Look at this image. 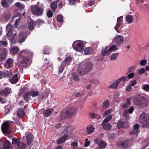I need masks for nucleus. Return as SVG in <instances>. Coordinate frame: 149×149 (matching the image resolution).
I'll return each mask as SVG.
<instances>
[{
    "mask_svg": "<svg viewBox=\"0 0 149 149\" xmlns=\"http://www.w3.org/2000/svg\"><path fill=\"white\" fill-rule=\"evenodd\" d=\"M129 143V140H126L121 143L120 145L123 148H126L127 146Z\"/></svg>",
    "mask_w": 149,
    "mask_h": 149,
    "instance_id": "35",
    "label": "nucleus"
},
{
    "mask_svg": "<svg viewBox=\"0 0 149 149\" xmlns=\"http://www.w3.org/2000/svg\"><path fill=\"white\" fill-rule=\"evenodd\" d=\"M24 112L22 109H19L17 111V116L18 117H22L24 115Z\"/></svg>",
    "mask_w": 149,
    "mask_h": 149,
    "instance_id": "27",
    "label": "nucleus"
},
{
    "mask_svg": "<svg viewBox=\"0 0 149 149\" xmlns=\"http://www.w3.org/2000/svg\"><path fill=\"white\" fill-rule=\"evenodd\" d=\"M109 49L110 52L117 50L118 49V48L115 45H113L110 47L109 46Z\"/></svg>",
    "mask_w": 149,
    "mask_h": 149,
    "instance_id": "36",
    "label": "nucleus"
},
{
    "mask_svg": "<svg viewBox=\"0 0 149 149\" xmlns=\"http://www.w3.org/2000/svg\"><path fill=\"white\" fill-rule=\"evenodd\" d=\"M15 5L19 8L21 9H23L24 8V5L23 4H21L19 2H17L15 3Z\"/></svg>",
    "mask_w": 149,
    "mask_h": 149,
    "instance_id": "51",
    "label": "nucleus"
},
{
    "mask_svg": "<svg viewBox=\"0 0 149 149\" xmlns=\"http://www.w3.org/2000/svg\"><path fill=\"white\" fill-rule=\"evenodd\" d=\"M30 93L29 92H27L24 94V100L26 102L29 101L30 99Z\"/></svg>",
    "mask_w": 149,
    "mask_h": 149,
    "instance_id": "39",
    "label": "nucleus"
},
{
    "mask_svg": "<svg viewBox=\"0 0 149 149\" xmlns=\"http://www.w3.org/2000/svg\"><path fill=\"white\" fill-rule=\"evenodd\" d=\"M33 54L32 52L27 50H24L20 52L18 59H22L19 64L20 67H25L31 63L30 58Z\"/></svg>",
    "mask_w": 149,
    "mask_h": 149,
    "instance_id": "1",
    "label": "nucleus"
},
{
    "mask_svg": "<svg viewBox=\"0 0 149 149\" xmlns=\"http://www.w3.org/2000/svg\"><path fill=\"white\" fill-rule=\"evenodd\" d=\"M110 52L109 49V46H106L102 49V54L103 56H106L109 55Z\"/></svg>",
    "mask_w": 149,
    "mask_h": 149,
    "instance_id": "17",
    "label": "nucleus"
},
{
    "mask_svg": "<svg viewBox=\"0 0 149 149\" xmlns=\"http://www.w3.org/2000/svg\"><path fill=\"white\" fill-rule=\"evenodd\" d=\"M139 121L142 125V127H149V114L145 112L142 113L139 116Z\"/></svg>",
    "mask_w": 149,
    "mask_h": 149,
    "instance_id": "2",
    "label": "nucleus"
},
{
    "mask_svg": "<svg viewBox=\"0 0 149 149\" xmlns=\"http://www.w3.org/2000/svg\"><path fill=\"white\" fill-rule=\"evenodd\" d=\"M107 145V143L103 141H100L99 144V148L100 149H102L106 147Z\"/></svg>",
    "mask_w": 149,
    "mask_h": 149,
    "instance_id": "32",
    "label": "nucleus"
},
{
    "mask_svg": "<svg viewBox=\"0 0 149 149\" xmlns=\"http://www.w3.org/2000/svg\"><path fill=\"white\" fill-rule=\"evenodd\" d=\"M12 90L10 88L6 87L4 90L1 91L0 93L1 95L4 96H7L12 93Z\"/></svg>",
    "mask_w": 149,
    "mask_h": 149,
    "instance_id": "8",
    "label": "nucleus"
},
{
    "mask_svg": "<svg viewBox=\"0 0 149 149\" xmlns=\"http://www.w3.org/2000/svg\"><path fill=\"white\" fill-rule=\"evenodd\" d=\"M30 94L33 97H35L37 96L39 94L38 91H31Z\"/></svg>",
    "mask_w": 149,
    "mask_h": 149,
    "instance_id": "45",
    "label": "nucleus"
},
{
    "mask_svg": "<svg viewBox=\"0 0 149 149\" xmlns=\"http://www.w3.org/2000/svg\"><path fill=\"white\" fill-rule=\"evenodd\" d=\"M125 18L127 24H131L134 22V19L131 15H127Z\"/></svg>",
    "mask_w": 149,
    "mask_h": 149,
    "instance_id": "26",
    "label": "nucleus"
},
{
    "mask_svg": "<svg viewBox=\"0 0 149 149\" xmlns=\"http://www.w3.org/2000/svg\"><path fill=\"white\" fill-rule=\"evenodd\" d=\"M109 105V102L108 100L105 101L102 104V107L103 108L107 107Z\"/></svg>",
    "mask_w": 149,
    "mask_h": 149,
    "instance_id": "49",
    "label": "nucleus"
},
{
    "mask_svg": "<svg viewBox=\"0 0 149 149\" xmlns=\"http://www.w3.org/2000/svg\"><path fill=\"white\" fill-rule=\"evenodd\" d=\"M13 27L11 24H8L7 25L6 30L7 32V35L8 37L11 36L13 32Z\"/></svg>",
    "mask_w": 149,
    "mask_h": 149,
    "instance_id": "15",
    "label": "nucleus"
},
{
    "mask_svg": "<svg viewBox=\"0 0 149 149\" xmlns=\"http://www.w3.org/2000/svg\"><path fill=\"white\" fill-rule=\"evenodd\" d=\"M68 137V135L65 134L62 137L58 139L57 141V143L58 144H61L63 143L65 141Z\"/></svg>",
    "mask_w": 149,
    "mask_h": 149,
    "instance_id": "22",
    "label": "nucleus"
},
{
    "mask_svg": "<svg viewBox=\"0 0 149 149\" xmlns=\"http://www.w3.org/2000/svg\"><path fill=\"white\" fill-rule=\"evenodd\" d=\"M123 17L121 16L118 17L117 19V24H116L114 27V29L118 33H120V31L118 29V28L123 23Z\"/></svg>",
    "mask_w": 149,
    "mask_h": 149,
    "instance_id": "10",
    "label": "nucleus"
},
{
    "mask_svg": "<svg viewBox=\"0 0 149 149\" xmlns=\"http://www.w3.org/2000/svg\"><path fill=\"white\" fill-rule=\"evenodd\" d=\"M73 79L75 81H78L79 80V77L78 74L76 73H74L72 75Z\"/></svg>",
    "mask_w": 149,
    "mask_h": 149,
    "instance_id": "47",
    "label": "nucleus"
},
{
    "mask_svg": "<svg viewBox=\"0 0 149 149\" xmlns=\"http://www.w3.org/2000/svg\"><path fill=\"white\" fill-rule=\"evenodd\" d=\"M67 111L70 116H72L77 113V108L76 107H70L68 108Z\"/></svg>",
    "mask_w": 149,
    "mask_h": 149,
    "instance_id": "7",
    "label": "nucleus"
},
{
    "mask_svg": "<svg viewBox=\"0 0 149 149\" xmlns=\"http://www.w3.org/2000/svg\"><path fill=\"white\" fill-rule=\"evenodd\" d=\"M65 65L64 64H63L62 63L61 65L60 66L59 68V72L60 73H61L63 71Z\"/></svg>",
    "mask_w": 149,
    "mask_h": 149,
    "instance_id": "55",
    "label": "nucleus"
},
{
    "mask_svg": "<svg viewBox=\"0 0 149 149\" xmlns=\"http://www.w3.org/2000/svg\"><path fill=\"white\" fill-rule=\"evenodd\" d=\"M19 50V48L17 46H13L10 49L11 52L13 54L17 53Z\"/></svg>",
    "mask_w": 149,
    "mask_h": 149,
    "instance_id": "34",
    "label": "nucleus"
},
{
    "mask_svg": "<svg viewBox=\"0 0 149 149\" xmlns=\"http://www.w3.org/2000/svg\"><path fill=\"white\" fill-rule=\"evenodd\" d=\"M50 7L53 11L55 12L57 8L56 2L55 1L52 2L50 5Z\"/></svg>",
    "mask_w": 149,
    "mask_h": 149,
    "instance_id": "37",
    "label": "nucleus"
},
{
    "mask_svg": "<svg viewBox=\"0 0 149 149\" xmlns=\"http://www.w3.org/2000/svg\"><path fill=\"white\" fill-rule=\"evenodd\" d=\"M1 4L3 7L7 8L9 6L8 3L6 0H2L1 1Z\"/></svg>",
    "mask_w": 149,
    "mask_h": 149,
    "instance_id": "43",
    "label": "nucleus"
},
{
    "mask_svg": "<svg viewBox=\"0 0 149 149\" xmlns=\"http://www.w3.org/2000/svg\"><path fill=\"white\" fill-rule=\"evenodd\" d=\"M129 123L127 121L122 122L121 121H119L117 123V126L118 128H125L128 127L129 126Z\"/></svg>",
    "mask_w": 149,
    "mask_h": 149,
    "instance_id": "11",
    "label": "nucleus"
},
{
    "mask_svg": "<svg viewBox=\"0 0 149 149\" xmlns=\"http://www.w3.org/2000/svg\"><path fill=\"white\" fill-rule=\"evenodd\" d=\"M147 102L146 99L144 97H142L141 98H138L134 101V103L137 105H142Z\"/></svg>",
    "mask_w": 149,
    "mask_h": 149,
    "instance_id": "9",
    "label": "nucleus"
},
{
    "mask_svg": "<svg viewBox=\"0 0 149 149\" xmlns=\"http://www.w3.org/2000/svg\"><path fill=\"white\" fill-rule=\"evenodd\" d=\"M60 116L62 119H66L69 117H70L69 113H68L67 109L64 111L62 112Z\"/></svg>",
    "mask_w": 149,
    "mask_h": 149,
    "instance_id": "23",
    "label": "nucleus"
},
{
    "mask_svg": "<svg viewBox=\"0 0 149 149\" xmlns=\"http://www.w3.org/2000/svg\"><path fill=\"white\" fill-rule=\"evenodd\" d=\"M12 75V73L10 71H5L3 72H0V79L5 77H8Z\"/></svg>",
    "mask_w": 149,
    "mask_h": 149,
    "instance_id": "13",
    "label": "nucleus"
},
{
    "mask_svg": "<svg viewBox=\"0 0 149 149\" xmlns=\"http://www.w3.org/2000/svg\"><path fill=\"white\" fill-rule=\"evenodd\" d=\"M93 52V49L90 47H86L84 50V52L86 55L90 54Z\"/></svg>",
    "mask_w": 149,
    "mask_h": 149,
    "instance_id": "38",
    "label": "nucleus"
},
{
    "mask_svg": "<svg viewBox=\"0 0 149 149\" xmlns=\"http://www.w3.org/2000/svg\"><path fill=\"white\" fill-rule=\"evenodd\" d=\"M112 110L111 109H109L106 111L103 114V117H105L107 115H108L111 113Z\"/></svg>",
    "mask_w": 149,
    "mask_h": 149,
    "instance_id": "50",
    "label": "nucleus"
},
{
    "mask_svg": "<svg viewBox=\"0 0 149 149\" xmlns=\"http://www.w3.org/2000/svg\"><path fill=\"white\" fill-rule=\"evenodd\" d=\"M137 83V82L136 80H134L133 81H131L129 83V84L132 86H134Z\"/></svg>",
    "mask_w": 149,
    "mask_h": 149,
    "instance_id": "62",
    "label": "nucleus"
},
{
    "mask_svg": "<svg viewBox=\"0 0 149 149\" xmlns=\"http://www.w3.org/2000/svg\"><path fill=\"white\" fill-rule=\"evenodd\" d=\"M147 61L146 59H143L141 60L139 63L140 64L141 66H144L146 64Z\"/></svg>",
    "mask_w": 149,
    "mask_h": 149,
    "instance_id": "57",
    "label": "nucleus"
},
{
    "mask_svg": "<svg viewBox=\"0 0 149 149\" xmlns=\"http://www.w3.org/2000/svg\"><path fill=\"white\" fill-rule=\"evenodd\" d=\"M10 144V142L8 140L3 143V145L2 146L1 145V143H0V149H9Z\"/></svg>",
    "mask_w": 149,
    "mask_h": 149,
    "instance_id": "19",
    "label": "nucleus"
},
{
    "mask_svg": "<svg viewBox=\"0 0 149 149\" xmlns=\"http://www.w3.org/2000/svg\"><path fill=\"white\" fill-rule=\"evenodd\" d=\"M26 36V33H25L23 32H21L19 35V42L21 43L24 42L25 40Z\"/></svg>",
    "mask_w": 149,
    "mask_h": 149,
    "instance_id": "18",
    "label": "nucleus"
},
{
    "mask_svg": "<svg viewBox=\"0 0 149 149\" xmlns=\"http://www.w3.org/2000/svg\"><path fill=\"white\" fill-rule=\"evenodd\" d=\"M119 84V81L117 80L110 86L109 88L111 89H116L117 88Z\"/></svg>",
    "mask_w": 149,
    "mask_h": 149,
    "instance_id": "33",
    "label": "nucleus"
},
{
    "mask_svg": "<svg viewBox=\"0 0 149 149\" xmlns=\"http://www.w3.org/2000/svg\"><path fill=\"white\" fill-rule=\"evenodd\" d=\"M112 116L111 115H110L107 116L103 121V123H107V122L110 121L112 118Z\"/></svg>",
    "mask_w": 149,
    "mask_h": 149,
    "instance_id": "48",
    "label": "nucleus"
},
{
    "mask_svg": "<svg viewBox=\"0 0 149 149\" xmlns=\"http://www.w3.org/2000/svg\"><path fill=\"white\" fill-rule=\"evenodd\" d=\"M45 6L43 4L39 6L34 5L32 7L31 10L33 14L37 16L42 15L44 12Z\"/></svg>",
    "mask_w": 149,
    "mask_h": 149,
    "instance_id": "3",
    "label": "nucleus"
},
{
    "mask_svg": "<svg viewBox=\"0 0 149 149\" xmlns=\"http://www.w3.org/2000/svg\"><path fill=\"white\" fill-rule=\"evenodd\" d=\"M118 53H114L113 54L110 58V60L111 61L116 60L118 55Z\"/></svg>",
    "mask_w": 149,
    "mask_h": 149,
    "instance_id": "41",
    "label": "nucleus"
},
{
    "mask_svg": "<svg viewBox=\"0 0 149 149\" xmlns=\"http://www.w3.org/2000/svg\"><path fill=\"white\" fill-rule=\"evenodd\" d=\"M113 40L115 43L118 45H119L123 43L124 37L121 35H118L114 38Z\"/></svg>",
    "mask_w": 149,
    "mask_h": 149,
    "instance_id": "6",
    "label": "nucleus"
},
{
    "mask_svg": "<svg viewBox=\"0 0 149 149\" xmlns=\"http://www.w3.org/2000/svg\"><path fill=\"white\" fill-rule=\"evenodd\" d=\"M6 50L5 49H0V61L4 60L6 58Z\"/></svg>",
    "mask_w": 149,
    "mask_h": 149,
    "instance_id": "12",
    "label": "nucleus"
},
{
    "mask_svg": "<svg viewBox=\"0 0 149 149\" xmlns=\"http://www.w3.org/2000/svg\"><path fill=\"white\" fill-rule=\"evenodd\" d=\"M130 104V98L129 97L127 99L125 103L122 105V107L124 109H126L129 107Z\"/></svg>",
    "mask_w": 149,
    "mask_h": 149,
    "instance_id": "30",
    "label": "nucleus"
},
{
    "mask_svg": "<svg viewBox=\"0 0 149 149\" xmlns=\"http://www.w3.org/2000/svg\"><path fill=\"white\" fill-rule=\"evenodd\" d=\"M18 148L20 149H23L26 147V145L24 143L21 142L20 141L17 145Z\"/></svg>",
    "mask_w": 149,
    "mask_h": 149,
    "instance_id": "42",
    "label": "nucleus"
},
{
    "mask_svg": "<svg viewBox=\"0 0 149 149\" xmlns=\"http://www.w3.org/2000/svg\"><path fill=\"white\" fill-rule=\"evenodd\" d=\"M141 88L147 92L149 91V85L143 84L142 85Z\"/></svg>",
    "mask_w": 149,
    "mask_h": 149,
    "instance_id": "40",
    "label": "nucleus"
},
{
    "mask_svg": "<svg viewBox=\"0 0 149 149\" xmlns=\"http://www.w3.org/2000/svg\"><path fill=\"white\" fill-rule=\"evenodd\" d=\"M77 42H74L73 44L72 47L74 49L77 51L81 52L84 47V43L83 42H80L76 43Z\"/></svg>",
    "mask_w": 149,
    "mask_h": 149,
    "instance_id": "5",
    "label": "nucleus"
},
{
    "mask_svg": "<svg viewBox=\"0 0 149 149\" xmlns=\"http://www.w3.org/2000/svg\"><path fill=\"white\" fill-rule=\"evenodd\" d=\"M57 21L61 23H62L63 22V17L61 15H58L57 17Z\"/></svg>",
    "mask_w": 149,
    "mask_h": 149,
    "instance_id": "52",
    "label": "nucleus"
},
{
    "mask_svg": "<svg viewBox=\"0 0 149 149\" xmlns=\"http://www.w3.org/2000/svg\"><path fill=\"white\" fill-rule=\"evenodd\" d=\"M13 65V60L10 58H9L6 63L4 64V66L6 68L12 67Z\"/></svg>",
    "mask_w": 149,
    "mask_h": 149,
    "instance_id": "21",
    "label": "nucleus"
},
{
    "mask_svg": "<svg viewBox=\"0 0 149 149\" xmlns=\"http://www.w3.org/2000/svg\"><path fill=\"white\" fill-rule=\"evenodd\" d=\"M20 20V17H19L16 20L15 23L14 24V26L15 28H17L18 27V25L19 23Z\"/></svg>",
    "mask_w": 149,
    "mask_h": 149,
    "instance_id": "53",
    "label": "nucleus"
},
{
    "mask_svg": "<svg viewBox=\"0 0 149 149\" xmlns=\"http://www.w3.org/2000/svg\"><path fill=\"white\" fill-rule=\"evenodd\" d=\"M72 60V58L70 56L67 57L64 60V61L62 62V64L65 65H69Z\"/></svg>",
    "mask_w": 149,
    "mask_h": 149,
    "instance_id": "29",
    "label": "nucleus"
},
{
    "mask_svg": "<svg viewBox=\"0 0 149 149\" xmlns=\"http://www.w3.org/2000/svg\"><path fill=\"white\" fill-rule=\"evenodd\" d=\"M139 125L136 124L134 126V127L132 131L130 132L131 134H137L138 133L139 128Z\"/></svg>",
    "mask_w": 149,
    "mask_h": 149,
    "instance_id": "16",
    "label": "nucleus"
},
{
    "mask_svg": "<svg viewBox=\"0 0 149 149\" xmlns=\"http://www.w3.org/2000/svg\"><path fill=\"white\" fill-rule=\"evenodd\" d=\"M33 140V136L31 134H29L26 137L27 143L28 145H30Z\"/></svg>",
    "mask_w": 149,
    "mask_h": 149,
    "instance_id": "24",
    "label": "nucleus"
},
{
    "mask_svg": "<svg viewBox=\"0 0 149 149\" xmlns=\"http://www.w3.org/2000/svg\"><path fill=\"white\" fill-rule=\"evenodd\" d=\"M19 79V77L17 74H15L12 78L10 79V81L12 84H15L17 82Z\"/></svg>",
    "mask_w": 149,
    "mask_h": 149,
    "instance_id": "20",
    "label": "nucleus"
},
{
    "mask_svg": "<svg viewBox=\"0 0 149 149\" xmlns=\"http://www.w3.org/2000/svg\"><path fill=\"white\" fill-rule=\"evenodd\" d=\"M129 112L126 110H125L123 112V116L126 118H128Z\"/></svg>",
    "mask_w": 149,
    "mask_h": 149,
    "instance_id": "59",
    "label": "nucleus"
},
{
    "mask_svg": "<svg viewBox=\"0 0 149 149\" xmlns=\"http://www.w3.org/2000/svg\"><path fill=\"white\" fill-rule=\"evenodd\" d=\"M4 108L6 109L5 110V112L6 114H7L9 113L10 109L9 107H8L7 106L5 107Z\"/></svg>",
    "mask_w": 149,
    "mask_h": 149,
    "instance_id": "64",
    "label": "nucleus"
},
{
    "mask_svg": "<svg viewBox=\"0 0 149 149\" xmlns=\"http://www.w3.org/2000/svg\"><path fill=\"white\" fill-rule=\"evenodd\" d=\"M47 15L48 17L50 18L52 17L53 15V13L51 11H49L47 13Z\"/></svg>",
    "mask_w": 149,
    "mask_h": 149,
    "instance_id": "60",
    "label": "nucleus"
},
{
    "mask_svg": "<svg viewBox=\"0 0 149 149\" xmlns=\"http://www.w3.org/2000/svg\"><path fill=\"white\" fill-rule=\"evenodd\" d=\"M102 125L103 128L106 130H109L111 128V125L109 123L102 122Z\"/></svg>",
    "mask_w": 149,
    "mask_h": 149,
    "instance_id": "28",
    "label": "nucleus"
},
{
    "mask_svg": "<svg viewBox=\"0 0 149 149\" xmlns=\"http://www.w3.org/2000/svg\"><path fill=\"white\" fill-rule=\"evenodd\" d=\"M134 110V108L133 106L131 107L128 110V112L130 114H132Z\"/></svg>",
    "mask_w": 149,
    "mask_h": 149,
    "instance_id": "63",
    "label": "nucleus"
},
{
    "mask_svg": "<svg viewBox=\"0 0 149 149\" xmlns=\"http://www.w3.org/2000/svg\"><path fill=\"white\" fill-rule=\"evenodd\" d=\"M20 141V140L16 138H13L12 140V143L13 144H17V145Z\"/></svg>",
    "mask_w": 149,
    "mask_h": 149,
    "instance_id": "46",
    "label": "nucleus"
},
{
    "mask_svg": "<svg viewBox=\"0 0 149 149\" xmlns=\"http://www.w3.org/2000/svg\"><path fill=\"white\" fill-rule=\"evenodd\" d=\"M78 146V143L76 141L73 142L71 143V146L73 148L75 149Z\"/></svg>",
    "mask_w": 149,
    "mask_h": 149,
    "instance_id": "54",
    "label": "nucleus"
},
{
    "mask_svg": "<svg viewBox=\"0 0 149 149\" xmlns=\"http://www.w3.org/2000/svg\"><path fill=\"white\" fill-rule=\"evenodd\" d=\"M50 51V49L49 47L48 46H45L43 52L44 54H49Z\"/></svg>",
    "mask_w": 149,
    "mask_h": 149,
    "instance_id": "44",
    "label": "nucleus"
},
{
    "mask_svg": "<svg viewBox=\"0 0 149 149\" xmlns=\"http://www.w3.org/2000/svg\"><path fill=\"white\" fill-rule=\"evenodd\" d=\"M94 128L92 125H89L86 128V132L88 134L93 133L94 131Z\"/></svg>",
    "mask_w": 149,
    "mask_h": 149,
    "instance_id": "25",
    "label": "nucleus"
},
{
    "mask_svg": "<svg viewBox=\"0 0 149 149\" xmlns=\"http://www.w3.org/2000/svg\"><path fill=\"white\" fill-rule=\"evenodd\" d=\"M53 109H47L43 112V114L45 117H47L49 116L51 114Z\"/></svg>",
    "mask_w": 149,
    "mask_h": 149,
    "instance_id": "31",
    "label": "nucleus"
},
{
    "mask_svg": "<svg viewBox=\"0 0 149 149\" xmlns=\"http://www.w3.org/2000/svg\"><path fill=\"white\" fill-rule=\"evenodd\" d=\"M145 72V70L143 68H141L139 69L138 71V73L139 74H141L144 73Z\"/></svg>",
    "mask_w": 149,
    "mask_h": 149,
    "instance_id": "61",
    "label": "nucleus"
},
{
    "mask_svg": "<svg viewBox=\"0 0 149 149\" xmlns=\"http://www.w3.org/2000/svg\"><path fill=\"white\" fill-rule=\"evenodd\" d=\"M28 27L31 31L33 29L34 24L32 22H31L29 24Z\"/></svg>",
    "mask_w": 149,
    "mask_h": 149,
    "instance_id": "58",
    "label": "nucleus"
},
{
    "mask_svg": "<svg viewBox=\"0 0 149 149\" xmlns=\"http://www.w3.org/2000/svg\"><path fill=\"white\" fill-rule=\"evenodd\" d=\"M9 127V125L7 121L3 123L1 125V129L2 132L4 133H8Z\"/></svg>",
    "mask_w": 149,
    "mask_h": 149,
    "instance_id": "14",
    "label": "nucleus"
},
{
    "mask_svg": "<svg viewBox=\"0 0 149 149\" xmlns=\"http://www.w3.org/2000/svg\"><path fill=\"white\" fill-rule=\"evenodd\" d=\"M92 66V64L90 62L86 63L84 65L82 70L78 71V73L80 75H84L88 72L90 70Z\"/></svg>",
    "mask_w": 149,
    "mask_h": 149,
    "instance_id": "4",
    "label": "nucleus"
},
{
    "mask_svg": "<svg viewBox=\"0 0 149 149\" xmlns=\"http://www.w3.org/2000/svg\"><path fill=\"white\" fill-rule=\"evenodd\" d=\"M7 44V42L4 41L0 40V47L6 46Z\"/></svg>",
    "mask_w": 149,
    "mask_h": 149,
    "instance_id": "56",
    "label": "nucleus"
}]
</instances>
